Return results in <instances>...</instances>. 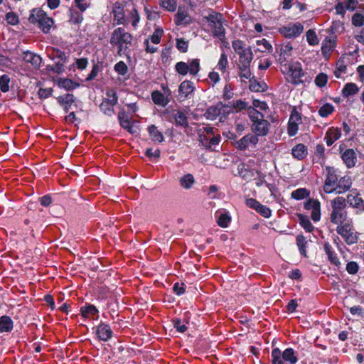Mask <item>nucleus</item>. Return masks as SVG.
Segmentation results:
<instances>
[{
    "label": "nucleus",
    "instance_id": "nucleus-1",
    "mask_svg": "<svg viewBox=\"0 0 364 364\" xmlns=\"http://www.w3.org/2000/svg\"><path fill=\"white\" fill-rule=\"evenodd\" d=\"M247 112L252 122L251 129L254 134L259 136H267L270 130V123L264 119L262 113L254 107H247Z\"/></svg>",
    "mask_w": 364,
    "mask_h": 364
},
{
    "label": "nucleus",
    "instance_id": "nucleus-2",
    "mask_svg": "<svg viewBox=\"0 0 364 364\" xmlns=\"http://www.w3.org/2000/svg\"><path fill=\"white\" fill-rule=\"evenodd\" d=\"M332 210L330 214V222L337 226L344 225L345 223H350L348 219L347 212L345 210L346 207V200L343 197H336L331 200Z\"/></svg>",
    "mask_w": 364,
    "mask_h": 364
},
{
    "label": "nucleus",
    "instance_id": "nucleus-3",
    "mask_svg": "<svg viewBox=\"0 0 364 364\" xmlns=\"http://www.w3.org/2000/svg\"><path fill=\"white\" fill-rule=\"evenodd\" d=\"M28 21L32 24L38 25L44 33H48L54 24L53 19L49 17L46 11L39 8H35L31 11Z\"/></svg>",
    "mask_w": 364,
    "mask_h": 364
},
{
    "label": "nucleus",
    "instance_id": "nucleus-4",
    "mask_svg": "<svg viewBox=\"0 0 364 364\" xmlns=\"http://www.w3.org/2000/svg\"><path fill=\"white\" fill-rule=\"evenodd\" d=\"M203 19L208 23L214 36L220 39L225 36V28L223 26L224 18L222 14L210 9L208 15L203 16Z\"/></svg>",
    "mask_w": 364,
    "mask_h": 364
},
{
    "label": "nucleus",
    "instance_id": "nucleus-5",
    "mask_svg": "<svg viewBox=\"0 0 364 364\" xmlns=\"http://www.w3.org/2000/svg\"><path fill=\"white\" fill-rule=\"evenodd\" d=\"M199 141L205 148L217 145L220 141V134L215 133V129L210 127H203L198 129Z\"/></svg>",
    "mask_w": 364,
    "mask_h": 364
},
{
    "label": "nucleus",
    "instance_id": "nucleus-6",
    "mask_svg": "<svg viewBox=\"0 0 364 364\" xmlns=\"http://www.w3.org/2000/svg\"><path fill=\"white\" fill-rule=\"evenodd\" d=\"M281 70L284 74L288 75V80L291 83L296 85L302 82L301 77L304 73L303 72L300 63H284V65H282Z\"/></svg>",
    "mask_w": 364,
    "mask_h": 364
},
{
    "label": "nucleus",
    "instance_id": "nucleus-7",
    "mask_svg": "<svg viewBox=\"0 0 364 364\" xmlns=\"http://www.w3.org/2000/svg\"><path fill=\"white\" fill-rule=\"evenodd\" d=\"M336 232L348 245L355 244L358 240L357 232L353 229L351 221L350 223H345L344 225L341 226H337Z\"/></svg>",
    "mask_w": 364,
    "mask_h": 364
},
{
    "label": "nucleus",
    "instance_id": "nucleus-8",
    "mask_svg": "<svg viewBox=\"0 0 364 364\" xmlns=\"http://www.w3.org/2000/svg\"><path fill=\"white\" fill-rule=\"evenodd\" d=\"M132 36L122 28H117L112 33L110 43L112 46H122L130 44Z\"/></svg>",
    "mask_w": 364,
    "mask_h": 364
},
{
    "label": "nucleus",
    "instance_id": "nucleus-9",
    "mask_svg": "<svg viewBox=\"0 0 364 364\" xmlns=\"http://www.w3.org/2000/svg\"><path fill=\"white\" fill-rule=\"evenodd\" d=\"M357 50H358L355 49L353 53L343 54L338 60L336 63V69L334 71V75L337 78L341 77V75L346 73L347 65L348 64H351L353 63V53H356Z\"/></svg>",
    "mask_w": 364,
    "mask_h": 364
},
{
    "label": "nucleus",
    "instance_id": "nucleus-10",
    "mask_svg": "<svg viewBox=\"0 0 364 364\" xmlns=\"http://www.w3.org/2000/svg\"><path fill=\"white\" fill-rule=\"evenodd\" d=\"M259 138L252 132L245 135L238 140L233 141L234 146L241 151L247 149L250 146L255 147L258 144Z\"/></svg>",
    "mask_w": 364,
    "mask_h": 364
},
{
    "label": "nucleus",
    "instance_id": "nucleus-11",
    "mask_svg": "<svg viewBox=\"0 0 364 364\" xmlns=\"http://www.w3.org/2000/svg\"><path fill=\"white\" fill-rule=\"evenodd\" d=\"M279 33L287 38H293L299 36L304 31V26L296 22L288 26H284L279 28Z\"/></svg>",
    "mask_w": 364,
    "mask_h": 364
},
{
    "label": "nucleus",
    "instance_id": "nucleus-12",
    "mask_svg": "<svg viewBox=\"0 0 364 364\" xmlns=\"http://www.w3.org/2000/svg\"><path fill=\"white\" fill-rule=\"evenodd\" d=\"M320 38L322 40L321 46H336L337 41V36L336 35V28L334 26H331L329 28L322 30L319 33Z\"/></svg>",
    "mask_w": 364,
    "mask_h": 364
},
{
    "label": "nucleus",
    "instance_id": "nucleus-13",
    "mask_svg": "<svg viewBox=\"0 0 364 364\" xmlns=\"http://www.w3.org/2000/svg\"><path fill=\"white\" fill-rule=\"evenodd\" d=\"M235 50L240 56L238 65H250L252 60L250 47H235Z\"/></svg>",
    "mask_w": 364,
    "mask_h": 364
},
{
    "label": "nucleus",
    "instance_id": "nucleus-14",
    "mask_svg": "<svg viewBox=\"0 0 364 364\" xmlns=\"http://www.w3.org/2000/svg\"><path fill=\"white\" fill-rule=\"evenodd\" d=\"M306 210H311V218L314 222H317L321 218V203L318 200L309 199L304 204Z\"/></svg>",
    "mask_w": 364,
    "mask_h": 364
},
{
    "label": "nucleus",
    "instance_id": "nucleus-15",
    "mask_svg": "<svg viewBox=\"0 0 364 364\" xmlns=\"http://www.w3.org/2000/svg\"><path fill=\"white\" fill-rule=\"evenodd\" d=\"M347 202L350 206L360 211H364V200L360 197L359 193H356L355 190L351 191V192L348 194Z\"/></svg>",
    "mask_w": 364,
    "mask_h": 364
},
{
    "label": "nucleus",
    "instance_id": "nucleus-16",
    "mask_svg": "<svg viewBox=\"0 0 364 364\" xmlns=\"http://www.w3.org/2000/svg\"><path fill=\"white\" fill-rule=\"evenodd\" d=\"M114 16V20L117 22V24H124L125 23V14H124V7L119 1H116L113 4L112 11Z\"/></svg>",
    "mask_w": 364,
    "mask_h": 364
},
{
    "label": "nucleus",
    "instance_id": "nucleus-17",
    "mask_svg": "<svg viewBox=\"0 0 364 364\" xmlns=\"http://www.w3.org/2000/svg\"><path fill=\"white\" fill-rule=\"evenodd\" d=\"M174 22L177 26H187L193 22V19L186 10L180 7L175 14Z\"/></svg>",
    "mask_w": 364,
    "mask_h": 364
},
{
    "label": "nucleus",
    "instance_id": "nucleus-18",
    "mask_svg": "<svg viewBox=\"0 0 364 364\" xmlns=\"http://www.w3.org/2000/svg\"><path fill=\"white\" fill-rule=\"evenodd\" d=\"M96 333L98 338L104 341H107L112 336L111 328L105 323H101L97 326Z\"/></svg>",
    "mask_w": 364,
    "mask_h": 364
},
{
    "label": "nucleus",
    "instance_id": "nucleus-19",
    "mask_svg": "<svg viewBox=\"0 0 364 364\" xmlns=\"http://www.w3.org/2000/svg\"><path fill=\"white\" fill-rule=\"evenodd\" d=\"M342 159L348 168H352L355 166L357 161L356 154L352 149H346L342 154Z\"/></svg>",
    "mask_w": 364,
    "mask_h": 364
},
{
    "label": "nucleus",
    "instance_id": "nucleus-20",
    "mask_svg": "<svg viewBox=\"0 0 364 364\" xmlns=\"http://www.w3.org/2000/svg\"><path fill=\"white\" fill-rule=\"evenodd\" d=\"M194 90L193 85L191 82L186 80L181 83L178 92L181 100H184L186 99L190 94H191Z\"/></svg>",
    "mask_w": 364,
    "mask_h": 364
},
{
    "label": "nucleus",
    "instance_id": "nucleus-21",
    "mask_svg": "<svg viewBox=\"0 0 364 364\" xmlns=\"http://www.w3.org/2000/svg\"><path fill=\"white\" fill-rule=\"evenodd\" d=\"M23 59L26 63H31L35 68H38L42 62L40 55L30 51L23 52Z\"/></svg>",
    "mask_w": 364,
    "mask_h": 364
},
{
    "label": "nucleus",
    "instance_id": "nucleus-22",
    "mask_svg": "<svg viewBox=\"0 0 364 364\" xmlns=\"http://www.w3.org/2000/svg\"><path fill=\"white\" fill-rule=\"evenodd\" d=\"M118 119L119 120L120 125L127 129L131 134H135L137 132V128L131 124L129 119L127 118L125 112H121L118 114Z\"/></svg>",
    "mask_w": 364,
    "mask_h": 364
},
{
    "label": "nucleus",
    "instance_id": "nucleus-23",
    "mask_svg": "<svg viewBox=\"0 0 364 364\" xmlns=\"http://www.w3.org/2000/svg\"><path fill=\"white\" fill-rule=\"evenodd\" d=\"M352 186V181L350 176H346L341 178L336 186V193H343L350 189Z\"/></svg>",
    "mask_w": 364,
    "mask_h": 364
},
{
    "label": "nucleus",
    "instance_id": "nucleus-24",
    "mask_svg": "<svg viewBox=\"0 0 364 364\" xmlns=\"http://www.w3.org/2000/svg\"><path fill=\"white\" fill-rule=\"evenodd\" d=\"M58 102L64 108L65 112H68L71 105L75 102L73 94H66L57 97Z\"/></svg>",
    "mask_w": 364,
    "mask_h": 364
},
{
    "label": "nucleus",
    "instance_id": "nucleus-25",
    "mask_svg": "<svg viewBox=\"0 0 364 364\" xmlns=\"http://www.w3.org/2000/svg\"><path fill=\"white\" fill-rule=\"evenodd\" d=\"M173 117L174 119V122L177 126L182 127H188V117L185 112L182 110H176L173 113Z\"/></svg>",
    "mask_w": 364,
    "mask_h": 364
},
{
    "label": "nucleus",
    "instance_id": "nucleus-26",
    "mask_svg": "<svg viewBox=\"0 0 364 364\" xmlns=\"http://www.w3.org/2000/svg\"><path fill=\"white\" fill-rule=\"evenodd\" d=\"M144 11L149 21H156L161 17V11L156 6L150 7L144 6Z\"/></svg>",
    "mask_w": 364,
    "mask_h": 364
},
{
    "label": "nucleus",
    "instance_id": "nucleus-27",
    "mask_svg": "<svg viewBox=\"0 0 364 364\" xmlns=\"http://www.w3.org/2000/svg\"><path fill=\"white\" fill-rule=\"evenodd\" d=\"M341 133L338 128H331L326 133L325 140L328 146H331L334 141L341 137Z\"/></svg>",
    "mask_w": 364,
    "mask_h": 364
},
{
    "label": "nucleus",
    "instance_id": "nucleus-28",
    "mask_svg": "<svg viewBox=\"0 0 364 364\" xmlns=\"http://www.w3.org/2000/svg\"><path fill=\"white\" fill-rule=\"evenodd\" d=\"M292 47H281L279 50L277 51L279 53L277 60L282 65L284 63H289L288 59L291 55Z\"/></svg>",
    "mask_w": 364,
    "mask_h": 364
},
{
    "label": "nucleus",
    "instance_id": "nucleus-29",
    "mask_svg": "<svg viewBox=\"0 0 364 364\" xmlns=\"http://www.w3.org/2000/svg\"><path fill=\"white\" fill-rule=\"evenodd\" d=\"M323 248L325 252L328 255L329 261L336 267H339L341 265V262L336 254L333 250L331 245L328 242H325L323 245Z\"/></svg>",
    "mask_w": 364,
    "mask_h": 364
},
{
    "label": "nucleus",
    "instance_id": "nucleus-30",
    "mask_svg": "<svg viewBox=\"0 0 364 364\" xmlns=\"http://www.w3.org/2000/svg\"><path fill=\"white\" fill-rule=\"evenodd\" d=\"M151 99L156 105L164 107L169 102V100L163 93L157 90L151 93Z\"/></svg>",
    "mask_w": 364,
    "mask_h": 364
},
{
    "label": "nucleus",
    "instance_id": "nucleus-31",
    "mask_svg": "<svg viewBox=\"0 0 364 364\" xmlns=\"http://www.w3.org/2000/svg\"><path fill=\"white\" fill-rule=\"evenodd\" d=\"M68 16L71 23L79 24L83 20L82 13L73 7L69 9Z\"/></svg>",
    "mask_w": 364,
    "mask_h": 364
},
{
    "label": "nucleus",
    "instance_id": "nucleus-32",
    "mask_svg": "<svg viewBox=\"0 0 364 364\" xmlns=\"http://www.w3.org/2000/svg\"><path fill=\"white\" fill-rule=\"evenodd\" d=\"M148 131L152 141L156 142H162L164 140V135L159 132L155 125H151L148 127Z\"/></svg>",
    "mask_w": 364,
    "mask_h": 364
},
{
    "label": "nucleus",
    "instance_id": "nucleus-33",
    "mask_svg": "<svg viewBox=\"0 0 364 364\" xmlns=\"http://www.w3.org/2000/svg\"><path fill=\"white\" fill-rule=\"evenodd\" d=\"M13 328V321L8 316L0 317V332H10Z\"/></svg>",
    "mask_w": 364,
    "mask_h": 364
},
{
    "label": "nucleus",
    "instance_id": "nucleus-34",
    "mask_svg": "<svg viewBox=\"0 0 364 364\" xmlns=\"http://www.w3.org/2000/svg\"><path fill=\"white\" fill-rule=\"evenodd\" d=\"M117 103H112V102L105 99L100 104V109L105 114L112 116L114 113V106Z\"/></svg>",
    "mask_w": 364,
    "mask_h": 364
},
{
    "label": "nucleus",
    "instance_id": "nucleus-35",
    "mask_svg": "<svg viewBox=\"0 0 364 364\" xmlns=\"http://www.w3.org/2000/svg\"><path fill=\"white\" fill-rule=\"evenodd\" d=\"M222 107V103H218L216 106L209 107L205 114L206 118L210 120L215 119L220 114Z\"/></svg>",
    "mask_w": 364,
    "mask_h": 364
},
{
    "label": "nucleus",
    "instance_id": "nucleus-36",
    "mask_svg": "<svg viewBox=\"0 0 364 364\" xmlns=\"http://www.w3.org/2000/svg\"><path fill=\"white\" fill-rule=\"evenodd\" d=\"M291 154L294 158L301 160L307 154L306 148L304 144H299L292 149Z\"/></svg>",
    "mask_w": 364,
    "mask_h": 364
},
{
    "label": "nucleus",
    "instance_id": "nucleus-37",
    "mask_svg": "<svg viewBox=\"0 0 364 364\" xmlns=\"http://www.w3.org/2000/svg\"><path fill=\"white\" fill-rule=\"evenodd\" d=\"M159 6L169 12H174L177 8L176 0H159Z\"/></svg>",
    "mask_w": 364,
    "mask_h": 364
},
{
    "label": "nucleus",
    "instance_id": "nucleus-38",
    "mask_svg": "<svg viewBox=\"0 0 364 364\" xmlns=\"http://www.w3.org/2000/svg\"><path fill=\"white\" fill-rule=\"evenodd\" d=\"M358 90L359 88L355 83L350 82L344 86L342 94L345 97H348L350 95L358 93Z\"/></svg>",
    "mask_w": 364,
    "mask_h": 364
},
{
    "label": "nucleus",
    "instance_id": "nucleus-39",
    "mask_svg": "<svg viewBox=\"0 0 364 364\" xmlns=\"http://www.w3.org/2000/svg\"><path fill=\"white\" fill-rule=\"evenodd\" d=\"M58 85L66 90H71L77 87L79 84L68 78H60L58 80Z\"/></svg>",
    "mask_w": 364,
    "mask_h": 364
},
{
    "label": "nucleus",
    "instance_id": "nucleus-40",
    "mask_svg": "<svg viewBox=\"0 0 364 364\" xmlns=\"http://www.w3.org/2000/svg\"><path fill=\"white\" fill-rule=\"evenodd\" d=\"M284 360L289 362L290 364H295L298 359L294 355V351L292 348L286 349L282 354Z\"/></svg>",
    "mask_w": 364,
    "mask_h": 364
},
{
    "label": "nucleus",
    "instance_id": "nucleus-41",
    "mask_svg": "<svg viewBox=\"0 0 364 364\" xmlns=\"http://www.w3.org/2000/svg\"><path fill=\"white\" fill-rule=\"evenodd\" d=\"M180 185L186 189H189L195 183L194 177L192 174H186L180 178Z\"/></svg>",
    "mask_w": 364,
    "mask_h": 364
},
{
    "label": "nucleus",
    "instance_id": "nucleus-42",
    "mask_svg": "<svg viewBox=\"0 0 364 364\" xmlns=\"http://www.w3.org/2000/svg\"><path fill=\"white\" fill-rule=\"evenodd\" d=\"M298 218H299L300 225L306 231L311 232L314 230V226L306 215H304L302 214H299Z\"/></svg>",
    "mask_w": 364,
    "mask_h": 364
},
{
    "label": "nucleus",
    "instance_id": "nucleus-43",
    "mask_svg": "<svg viewBox=\"0 0 364 364\" xmlns=\"http://www.w3.org/2000/svg\"><path fill=\"white\" fill-rule=\"evenodd\" d=\"M164 34V30L161 27L157 26L152 35L150 36L149 38L152 43L159 44L161 42V38Z\"/></svg>",
    "mask_w": 364,
    "mask_h": 364
},
{
    "label": "nucleus",
    "instance_id": "nucleus-44",
    "mask_svg": "<svg viewBox=\"0 0 364 364\" xmlns=\"http://www.w3.org/2000/svg\"><path fill=\"white\" fill-rule=\"evenodd\" d=\"M231 221V217L227 212L222 213L217 220L218 225L221 228H227Z\"/></svg>",
    "mask_w": 364,
    "mask_h": 364
},
{
    "label": "nucleus",
    "instance_id": "nucleus-45",
    "mask_svg": "<svg viewBox=\"0 0 364 364\" xmlns=\"http://www.w3.org/2000/svg\"><path fill=\"white\" fill-rule=\"evenodd\" d=\"M291 196L296 200H301L309 196V191L306 188H301L294 191Z\"/></svg>",
    "mask_w": 364,
    "mask_h": 364
},
{
    "label": "nucleus",
    "instance_id": "nucleus-46",
    "mask_svg": "<svg viewBox=\"0 0 364 364\" xmlns=\"http://www.w3.org/2000/svg\"><path fill=\"white\" fill-rule=\"evenodd\" d=\"M97 311H98L96 309V307L95 306H93V305H91V304H89V305L85 306H82L80 309L81 314L85 318H87L90 316L95 315V314L97 313Z\"/></svg>",
    "mask_w": 364,
    "mask_h": 364
},
{
    "label": "nucleus",
    "instance_id": "nucleus-47",
    "mask_svg": "<svg viewBox=\"0 0 364 364\" xmlns=\"http://www.w3.org/2000/svg\"><path fill=\"white\" fill-rule=\"evenodd\" d=\"M306 41L310 46H316L318 44V39L314 30L309 29L306 33Z\"/></svg>",
    "mask_w": 364,
    "mask_h": 364
},
{
    "label": "nucleus",
    "instance_id": "nucleus-48",
    "mask_svg": "<svg viewBox=\"0 0 364 364\" xmlns=\"http://www.w3.org/2000/svg\"><path fill=\"white\" fill-rule=\"evenodd\" d=\"M296 244L299 249L300 253L306 257V247L307 244L306 238L303 235H298L296 237Z\"/></svg>",
    "mask_w": 364,
    "mask_h": 364
},
{
    "label": "nucleus",
    "instance_id": "nucleus-49",
    "mask_svg": "<svg viewBox=\"0 0 364 364\" xmlns=\"http://www.w3.org/2000/svg\"><path fill=\"white\" fill-rule=\"evenodd\" d=\"M250 90L253 92H262L267 89V85L264 82H257L250 80Z\"/></svg>",
    "mask_w": 364,
    "mask_h": 364
},
{
    "label": "nucleus",
    "instance_id": "nucleus-50",
    "mask_svg": "<svg viewBox=\"0 0 364 364\" xmlns=\"http://www.w3.org/2000/svg\"><path fill=\"white\" fill-rule=\"evenodd\" d=\"M10 77L8 75L0 76V90L3 92H6L9 90Z\"/></svg>",
    "mask_w": 364,
    "mask_h": 364
},
{
    "label": "nucleus",
    "instance_id": "nucleus-51",
    "mask_svg": "<svg viewBox=\"0 0 364 364\" xmlns=\"http://www.w3.org/2000/svg\"><path fill=\"white\" fill-rule=\"evenodd\" d=\"M6 20L9 24L12 26H16L19 22L18 16L14 11L8 12L6 14Z\"/></svg>",
    "mask_w": 364,
    "mask_h": 364
},
{
    "label": "nucleus",
    "instance_id": "nucleus-52",
    "mask_svg": "<svg viewBox=\"0 0 364 364\" xmlns=\"http://www.w3.org/2000/svg\"><path fill=\"white\" fill-rule=\"evenodd\" d=\"M47 70L57 74H61L64 71V63L58 61L52 65H48Z\"/></svg>",
    "mask_w": 364,
    "mask_h": 364
},
{
    "label": "nucleus",
    "instance_id": "nucleus-53",
    "mask_svg": "<svg viewBox=\"0 0 364 364\" xmlns=\"http://www.w3.org/2000/svg\"><path fill=\"white\" fill-rule=\"evenodd\" d=\"M272 364H284L282 355L278 348H275L272 351Z\"/></svg>",
    "mask_w": 364,
    "mask_h": 364
},
{
    "label": "nucleus",
    "instance_id": "nucleus-54",
    "mask_svg": "<svg viewBox=\"0 0 364 364\" xmlns=\"http://www.w3.org/2000/svg\"><path fill=\"white\" fill-rule=\"evenodd\" d=\"M240 69V76L242 79H250L251 72L250 65H238Z\"/></svg>",
    "mask_w": 364,
    "mask_h": 364
},
{
    "label": "nucleus",
    "instance_id": "nucleus-55",
    "mask_svg": "<svg viewBox=\"0 0 364 364\" xmlns=\"http://www.w3.org/2000/svg\"><path fill=\"white\" fill-rule=\"evenodd\" d=\"M333 111V107L330 104H325L323 105L318 110L319 114L323 117H326L328 116L330 114H331Z\"/></svg>",
    "mask_w": 364,
    "mask_h": 364
},
{
    "label": "nucleus",
    "instance_id": "nucleus-56",
    "mask_svg": "<svg viewBox=\"0 0 364 364\" xmlns=\"http://www.w3.org/2000/svg\"><path fill=\"white\" fill-rule=\"evenodd\" d=\"M352 23L355 26H362L364 24V16L360 13H355L352 16Z\"/></svg>",
    "mask_w": 364,
    "mask_h": 364
},
{
    "label": "nucleus",
    "instance_id": "nucleus-57",
    "mask_svg": "<svg viewBox=\"0 0 364 364\" xmlns=\"http://www.w3.org/2000/svg\"><path fill=\"white\" fill-rule=\"evenodd\" d=\"M327 80L328 76L324 73H320L316 76L315 83L317 86L322 87L326 85Z\"/></svg>",
    "mask_w": 364,
    "mask_h": 364
},
{
    "label": "nucleus",
    "instance_id": "nucleus-58",
    "mask_svg": "<svg viewBox=\"0 0 364 364\" xmlns=\"http://www.w3.org/2000/svg\"><path fill=\"white\" fill-rule=\"evenodd\" d=\"M130 18L132 19V25L136 28L140 21V16L138 10L134 7L130 12Z\"/></svg>",
    "mask_w": 364,
    "mask_h": 364
},
{
    "label": "nucleus",
    "instance_id": "nucleus-59",
    "mask_svg": "<svg viewBox=\"0 0 364 364\" xmlns=\"http://www.w3.org/2000/svg\"><path fill=\"white\" fill-rule=\"evenodd\" d=\"M250 107H254L255 109L257 108L262 111H266L269 108L267 104L265 102L260 101L259 100H254L252 102V106Z\"/></svg>",
    "mask_w": 364,
    "mask_h": 364
},
{
    "label": "nucleus",
    "instance_id": "nucleus-60",
    "mask_svg": "<svg viewBox=\"0 0 364 364\" xmlns=\"http://www.w3.org/2000/svg\"><path fill=\"white\" fill-rule=\"evenodd\" d=\"M258 213L264 218H269L271 216V210L269 208L262 205L261 203L255 210Z\"/></svg>",
    "mask_w": 364,
    "mask_h": 364
},
{
    "label": "nucleus",
    "instance_id": "nucleus-61",
    "mask_svg": "<svg viewBox=\"0 0 364 364\" xmlns=\"http://www.w3.org/2000/svg\"><path fill=\"white\" fill-rule=\"evenodd\" d=\"M289 122L296 124H299L301 122V116L295 109L291 112Z\"/></svg>",
    "mask_w": 364,
    "mask_h": 364
},
{
    "label": "nucleus",
    "instance_id": "nucleus-62",
    "mask_svg": "<svg viewBox=\"0 0 364 364\" xmlns=\"http://www.w3.org/2000/svg\"><path fill=\"white\" fill-rule=\"evenodd\" d=\"M228 64L227 55L223 53H222L219 62L218 63V67L220 70L224 73L226 70L227 65Z\"/></svg>",
    "mask_w": 364,
    "mask_h": 364
},
{
    "label": "nucleus",
    "instance_id": "nucleus-63",
    "mask_svg": "<svg viewBox=\"0 0 364 364\" xmlns=\"http://www.w3.org/2000/svg\"><path fill=\"white\" fill-rule=\"evenodd\" d=\"M325 181L328 184H332L333 186L337 184L336 182L338 181V177L333 171L328 169L327 177Z\"/></svg>",
    "mask_w": 364,
    "mask_h": 364
},
{
    "label": "nucleus",
    "instance_id": "nucleus-64",
    "mask_svg": "<svg viewBox=\"0 0 364 364\" xmlns=\"http://www.w3.org/2000/svg\"><path fill=\"white\" fill-rule=\"evenodd\" d=\"M359 266L355 262H349L346 264V271L350 274H355L358 272Z\"/></svg>",
    "mask_w": 364,
    "mask_h": 364
}]
</instances>
